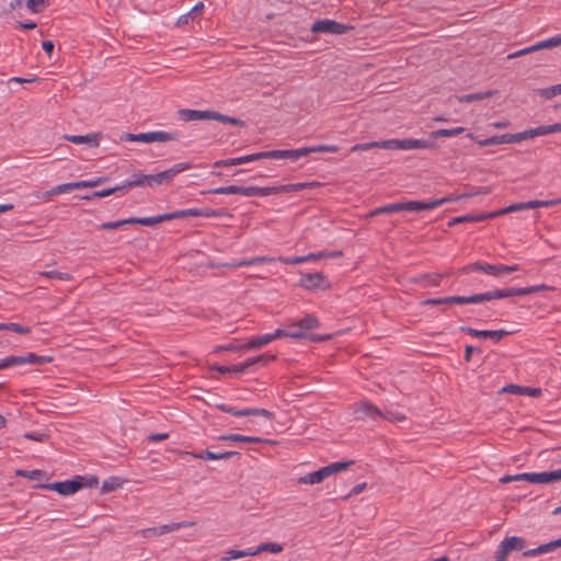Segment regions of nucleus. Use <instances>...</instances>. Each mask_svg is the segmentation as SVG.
Returning <instances> with one entry per match:
<instances>
[{"mask_svg":"<svg viewBox=\"0 0 561 561\" xmlns=\"http://www.w3.org/2000/svg\"><path fill=\"white\" fill-rule=\"evenodd\" d=\"M178 117L184 122L214 119V121H218L224 124H231V125H236V126L244 125L243 121L236 118V117L224 115L216 111H199V110L183 108V110L178 111Z\"/></svg>","mask_w":561,"mask_h":561,"instance_id":"1","label":"nucleus"},{"mask_svg":"<svg viewBox=\"0 0 561 561\" xmlns=\"http://www.w3.org/2000/svg\"><path fill=\"white\" fill-rule=\"evenodd\" d=\"M354 463L353 460L332 462L317 471L307 473L298 479L299 484H318L334 473L350 468Z\"/></svg>","mask_w":561,"mask_h":561,"instance_id":"2","label":"nucleus"},{"mask_svg":"<svg viewBox=\"0 0 561 561\" xmlns=\"http://www.w3.org/2000/svg\"><path fill=\"white\" fill-rule=\"evenodd\" d=\"M179 134L176 131L169 133L163 130H157V131H149V133H140V134H123L121 136V140L123 141H139V142H165V141H172L178 140Z\"/></svg>","mask_w":561,"mask_h":561,"instance_id":"3","label":"nucleus"},{"mask_svg":"<svg viewBox=\"0 0 561 561\" xmlns=\"http://www.w3.org/2000/svg\"><path fill=\"white\" fill-rule=\"evenodd\" d=\"M84 477L77 476L71 480L38 484L39 489H46L58 492L60 495H71L83 488Z\"/></svg>","mask_w":561,"mask_h":561,"instance_id":"4","label":"nucleus"},{"mask_svg":"<svg viewBox=\"0 0 561 561\" xmlns=\"http://www.w3.org/2000/svg\"><path fill=\"white\" fill-rule=\"evenodd\" d=\"M526 546V540L522 537H506L496 548L495 561H506L507 556L512 551H522Z\"/></svg>","mask_w":561,"mask_h":561,"instance_id":"5","label":"nucleus"},{"mask_svg":"<svg viewBox=\"0 0 561 561\" xmlns=\"http://www.w3.org/2000/svg\"><path fill=\"white\" fill-rule=\"evenodd\" d=\"M353 30V26L346 25L343 23H339L334 20H318L311 26L312 33H325V34H335L342 35L348 33Z\"/></svg>","mask_w":561,"mask_h":561,"instance_id":"6","label":"nucleus"},{"mask_svg":"<svg viewBox=\"0 0 561 561\" xmlns=\"http://www.w3.org/2000/svg\"><path fill=\"white\" fill-rule=\"evenodd\" d=\"M217 408L220 411L229 413L234 416L255 415V416H264L271 421L274 420V417H275V414L273 412H271L266 409H261V408H247V409L238 410V409L227 405V404H218Z\"/></svg>","mask_w":561,"mask_h":561,"instance_id":"7","label":"nucleus"},{"mask_svg":"<svg viewBox=\"0 0 561 561\" xmlns=\"http://www.w3.org/2000/svg\"><path fill=\"white\" fill-rule=\"evenodd\" d=\"M299 284L301 287L309 290L327 289L330 287L325 276L320 272L301 274Z\"/></svg>","mask_w":561,"mask_h":561,"instance_id":"8","label":"nucleus"},{"mask_svg":"<svg viewBox=\"0 0 561 561\" xmlns=\"http://www.w3.org/2000/svg\"><path fill=\"white\" fill-rule=\"evenodd\" d=\"M264 152L265 159H290L293 161H296L302 157H307L309 153H311L310 147L288 150H271Z\"/></svg>","mask_w":561,"mask_h":561,"instance_id":"9","label":"nucleus"},{"mask_svg":"<svg viewBox=\"0 0 561 561\" xmlns=\"http://www.w3.org/2000/svg\"><path fill=\"white\" fill-rule=\"evenodd\" d=\"M460 331L466 332L473 337L491 339L495 343L500 342L502 339H504L511 334V332L503 330V329H501V330H477V329H472L470 327H460Z\"/></svg>","mask_w":561,"mask_h":561,"instance_id":"10","label":"nucleus"},{"mask_svg":"<svg viewBox=\"0 0 561 561\" xmlns=\"http://www.w3.org/2000/svg\"><path fill=\"white\" fill-rule=\"evenodd\" d=\"M265 159V152H256L248 156L237 157V158H230L226 160H218L214 163L215 168H222V167H232V165H239L248 162H253L257 160Z\"/></svg>","mask_w":561,"mask_h":561,"instance_id":"11","label":"nucleus"},{"mask_svg":"<svg viewBox=\"0 0 561 561\" xmlns=\"http://www.w3.org/2000/svg\"><path fill=\"white\" fill-rule=\"evenodd\" d=\"M190 168H191V164H188L186 162H181V163H176V164L172 165L168 170L157 173L156 174L157 185L168 184V183L172 182V180L174 179L175 175H178L179 173H181L183 171L188 170Z\"/></svg>","mask_w":561,"mask_h":561,"instance_id":"12","label":"nucleus"},{"mask_svg":"<svg viewBox=\"0 0 561 561\" xmlns=\"http://www.w3.org/2000/svg\"><path fill=\"white\" fill-rule=\"evenodd\" d=\"M354 415L357 420H376L382 415V411L370 402H364L355 408Z\"/></svg>","mask_w":561,"mask_h":561,"instance_id":"13","label":"nucleus"},{"mask_svg":"<svg viewBox=\"0 0 561 561\" xmlns=\"http://www.w3.org/2000/svg\"><path fill=\"white\" fill-rule=\"evenodd\" d=\"M65 138L76 145H87L91 148H95L100 144L101 134H90V135H66Z\"/></svg>","mask_w":561,"mask_h":561,"instance_id":"14","label":"nucleus"},{"mask_svg":"<svg viewBox=\"0 0 561 561\" xmlns=\"http://www.w3.org/2000/svg\"><path fill=\"white\" fill-rule=\"evenodd\" d=\"M322 184L319 182H299L293 184H285L279 186H274L275 195L282 193H290V192H299L302 190H310L320 187Z\"/></svg>","mask_w":561,"mask_h":561,"instance_id":"15","label":"nucleus"},{"mask_svg":"<svg viewBox=\"0 0 561 561\" xmlns=\"http://www.w3.org/2000/svg\"><path fill=\"white\" fill-rule=\"evenodd\" d=\"M191 457L195 459H204V460H227L233 456L239 455L238 451L229 450L224 453H214L210 450H206L204 453L195 454V453H186Z\"/></svg>","mask_w":561,"mask_h":561,"instance_id":"16","label":"nucleus"},{"mask_svg":"<svg viewBox=\"0 0 561 561\" xmlns=\"http://www.w3.org/2000/svg\"><path fill=\"white\" fill-rule=\"evenodd\" d=\"M502 393H512V394H520V396H529V397H539L541 393V389L539 388H530L518 385H507L502 388Z\"/></svg>","mask_w":561,"mask_h":561,"instance_id":"17","label":"nucleus"},{"mask_svg":"<svg viewBox=\"0 0 561 561\" xmlns=\"http://www.w3.org/2000/svg\"><path fill=\"white\" fill-rule=\"evenodd\" d=\"M463 273L469 272H484L492 276H499V265L489 264L484 262H474L469 265H466L461 270Z\"/></svg>","mask_w":561,"mask_h":561,"instance_id":"18","label":"nucleus"},{"mask_svg":"<svg viewBox=\"0 0 561 561\" xmlns=\"http://www.w3.org/2000/svg\"><path fill=\"white\" fill-rule=\"evenodd\" d=\"M288 337L291 339H304L309 337L312 342H322L329 339V336L320 335V334H307L302 331V329L297 323H293L289 325L288 330Z\"/></svg>","mask_w":561,"mask_h":561,"instance_id":"19","label":"nucleus"},{"mask_svg":"<svg viewBox=\"0 0 561 561\" xmlns=\"http://www.w3.org/2000/svg\"><path fill=\"white\" fill-rule=\"evenodd\" d=\"M220 440L233 442V443H267L273 444L270 439H264L256 436H245L241 434H226L219 437Z\"/></svg>","mask_w":561,"mask_h":561,"instance_id":"20","label":"nucleus"},{"mask_svg":"<svg viewBox=\"0 0 561 561\" xmlns=\"http://www.w3.org/2000/svg\"><path fill=\"white\" fill-rule=\"evenodd\" d=\"M403 210L407 211H423V210H430L438 207V203H435L434 199L428 202H422V201H409L402 203Z\"/></svg>","mask_w":561,"mask_h":561,"instance_id":"21","label":"nucleus"},{"mask_svg":"<svg viewBox=\"0 0 561 561\" xmlns=\"http://www.w3.org/2000/svg\"><path fill=\"white\" fill-rule=\"evenodd\" d=\"M515 134H504L499 136H492L486 139L478 141L479 146L481 147H488V146H495L501 144H515Z\"/></svg>","mask_w":561,"mask_h":561,"instance_id":"22","label":"nucleus"},{"mask_svg":"<svg viewBox=\"0 0 561 561\" xmlns=\"http://www.w3.org/2000/svg\"><path fill=\"white\" fill-rule=\"evenodd\" d=\"M324 255L325 254H314V253H309L307 255H304V256H288V257H278L277 261L284 263V264H287V265H295V264H300V263H305V262H310V261H317V260H320V259H324Z\"/></svg>","mask_w":561,"mask_h":561,"instance_id":"23","label":"nucleus"},{"mask_svg":"<svg viewBox=\"0 0 561 561\" xmlns=\"http://www.w3.org/2000/svg\"><path fill=\"white\" fill-rule=\"evenodd\" d=\"M496 93H497V91L489 90L485 92L462 94V95H458L456 98H457L458 102H460V103H471V102L481 101V100L491 98Z\"/></svg>","mask_w":561,"mask_h":561,"instance_id":"24","label":"nucleus"},{"mask_svg":"<svg viewBox=\"0 0 561 561\" xmlns=\"http://www.w3.org/2000/svg\"><path fill=\"white\" fill-rule=\"evenodd\" d=\"M485 219H490V216H488V213H483V214H479V215H465V216H459V217L453 218L448 222V226L453 227L455 225L463 224V222H479V221H483Z\"/></svg>","mask_w":561,"mask_h":561,"instance_id":"25","label":"nucleus"},{"mask_svg":"<svg viewBox=\"0 0 561 561\" xmlns=\"http://www.w3.org/2000/svg\"><path fill=\"white\" fill-rule=\"evenodd\" d=\"M431 142L422 139L405 138L401 139V150H414L430 148Z\"/></svg>","mask_w":561,"mask_h":561,"instance_id":"26","label":"nucleus"},{"mask_svg":"<svg viewBox=\"0 0 561 561\" xmlns=\"http://www.w3.org/2000/svg\"><path fill=\"white\" fill-rule=\"evenodd\" d=\"M276 359L275 354L264 353L251 358H248V363H250V368L253 370L255 367H263L266 366L270 362H273Z\"/></svg>","mask_w":561,"mask_h":561,"instance_id":"27","label":"nucleus"},{"mask_svg":"<svg viewBox=\"0 0 561 561\" xmlns=\"http://www.w3.org/2000/svg\"><path fill=\"white\" fill-rule=\"evenodd\" d=\"M445 275L446 274H422V275L415 276L413 278V282L417 283V284H424L425 286H430V285L438 286L440 283V279Z\"/></svg>","mask_w":561,"mask_h":561,"instance_id":"28","label":"nucleus"},{"mask_svg":"<svg viewBox=\"0 0 561 561\" xmlns=\"http://www.w3.org/2000/svg\"><path fill=\"white\" fill-rule=\"evenodd\" d=\"M243 190H244V186L229 185V186H220V187L211 188L209 191L203 192V194H216V195L240 194V195H243Z\"/></svg>","mask_w":561,"mask_h":561,"instance_id":"29","label":"nucleus"},{"mask_svg":"<svg viewBox=\"0 0 561 561\" xmlns=\"http://www.w3.org/2000/svg\"><path fill=\"white\" fill-rule=\"evenodd\" d=\"M275 195L274 186L259 187V186H244L243 196H268Z\"/></svg>","mask_w":561,"mask_h":561,"instance_id":"30","label":"nucleus"},{"mask_svg":"<svg viewBox=\"0 0 561 561\" xmlns=\"http://www.w3.org/2000/svg\"><path fill=\"white\" fill-rule=\"evenodd\" d=\"M144 176H145V174H142L140 172L134 173L133 178L130 180H127V181L123 182L122 184H118L119 191H127L133 187L144 186L145 185Z\"/></svg>","mask_w":561,"mask_h":561,"instance_id":"31","label":"nucleus"},{"mask_svg":"<svg viewBox=\"0 0 561 561\" xmlns=\"http://www.w3.org/2000/svg\"><path fill=\"white\" fill-rule=\"evenodd\" d=\"M271 342L272 341H271L270 334L267 333V334L251 339L248 343H244V348H245V351L256 350V348L263 347L264 345H266Z\"/></svg>","mask_w":561,"mask_h":561,"instance_id":"32","label":"nucleus"},{"mask_svg":"<svg viewBox=\"0 0 561 561\" xmlns=\"http://www.w3.org/2000/svg\"><path fill=\"white\" fill-rule=\"evenodd\" d=\"M529 482L537 484H548L552 482V473L551 471L543 472H529Z\"/></svg>","mask_w":561,"mask_h":561,"instance_id":"33","label":"nucleus"},{"mask_svg":"<svg viewBox=\"0 0 561 561\" xmlns=\"http://www.w3.org/2000/svg\"><path fill=\"white\" fill-rule=\"evenodd\" d=\"M275 261H276V259L271 257V256H255L250 260H242V261L232 263L231 266L232 267H241V266H250V265H256V264L275 262Z\"/></svg>","mask_w":561,"mask_h":561,"instance_id":"34","label":"nucleus"},{"mask_svg":"<svg viewBox=\"0 0 561 561\" xmlns=\"http://www.w3.org/2000/svg\"><path fill=\"white\" fill-rule=\"evenodd\" d=\"M402 210H403L402 203H393V204H389L386 206L375 208L374 210H371L369 213L368 216L374 217V216L381 215V214H392V213L402 211Z\"/></svg>","mask_w":561,"mask_h":561,"instance_id":"35","label":"nucleus"},{"mask_svg":"<svg viewBox=\"0 0 561 561\" xmlns=\"http://www.w3.org/2000/svg\"><path fill=\"white\" fill-rule=\"evenodd\" d=\"M535 92L545 100H551L556 95L561 94V83L551 85L549 88L536 89Z\"/></svg>","mask_w":561,"mask_h":561,"instance_id":"36","label":"nucleus"},{"mask_svg":"<svg viewBox=\"0 0 561 561\" xmlns=\"http://www.w3.org/2000/svg\"><path fill=\"white\" fill-rule=\"evenodd\" d=\"M123 485V481L118 477H111L107 480H105L102 484L101 492L103 494L110 493L112 491L121 489Z\"/></svg>","mask_w":561,"mask_h":561,"instance_id":"37","label":"nucleus"},{"mask_svg":"<svg viewBox=\"0 0 561 561\" xmlns=\"http://www.w3.org/2000/svg\"><path fill=\"white\" fill-rule=\"evenodd\" d=\"M284 550L283 545L277 542H264L261 543L256 549L253 551L255 552V556L262 552H271V553H280Z\"/></svg>","mask_w":561,"mask_h":561,"instance_id":"38","label":"nucleus"},{"mask_svg":"<svg viewBox=\"0 0 561 561\" xmlns=\"http://www.w3.org/2000/svg\"><path fill=\"white\" fill-rule=\"evenodd\" d=\"M506 295H507V293H506L505 288L482 293V294H479L480 304L485 302V301H491L493 299H503V298H506Z\"/></svg>","mask_w":561,"mask_h":561,"instance_id":"39","label":"nucleus"},{"mask_svg":"<svg viewBox=\"0 0 561 561\" xmlns=\"http://www.w3.org/2000/svg\"><path fill=\"white\" fill-rule=\"evenodd\" d=\"M194 524H195L194 522H182V523L165 524V525H161V526H158V527H159L160 535L162 536L164 534H168V533H171V531H174V530H179L181 528L191 527Z\"/></svg>","mask_w":561,"mask_h":561,"instance_id":"40","label":"nucleus"},{"mask_svg":"<svg viewBox=\"0 0 561 561\" xmlns=\"http://www.w3.org/2000/svg\"><path fill=\"white\" fill-rule=\"evenodd\" d=\"M248 556H255V552L251 549L249 550H228L225 552V556L221 557V561H231L234 559H240Z\"/></svg>","mask_w":561,"mask_h":561,"instance_id":"41","label":"nucleus"},{"mask_svg":"<svg viewBox=\"0 0 561 561\" xmlns=\"http://www.w3.org/2000/svg\"><path fill=\"white\" fill-rule=\"evenodd\" d=\"M465 131L463 127H456L451 129L440 128L432 133L435 138H446L461 135Z\"/></svg>","mask_w":561,"mask_h":561,"instance_id":"42","label":"nucleus"},{"mask_svg":"<svg viewBox=\"0 0 561 561\" xmlns=\"http://www.w3.org/2000/svg\"><path fill=\"white\" fill-rule=\"evenodd\" d=\"M119 192V187L118 185L116 186H113V187H110V188H104V190H101V191H95L89 195H85L83 196L82 198L83 199H87V201H91V199H94V198H103V197H107L114 193H117Z\"/></svg>","mask_w":561,"mask_h":561,"instance_id":"43","label":"nucleus"},{"mask_svg":"<svg viewBox=\"0 0 561 561\" xmlns=\"http://www.w3.org/2000/svg\"><path fill=\"white\" fill-rule=\"evenodd\" d=\"M53 360H54L53 356L37 355L35 353L26 354V364H30V365H42V364H46V363H51Z\"/></svg>","mask_w":561,"mask_h":561,"instance_id":"44","label":"nucleus"},{"mask_svg":"<svg viewBox=\"0 0 561 561\" xmlns=\"http://www.w3.org/2000/svg\"><path fill=\"white\" fill-rule=\"evenodd\" d=\"M319 324V320L312 314L306 316L298 322V325L302 329L305 333H307L308 330L318 328Z\"/></svg>","mask_w":561,"mask_h":561,"instance_id":"45","label":"nucleus"},{"mask_svg":"<svg viewBox=\"0 0 561 561\" xmlns=\"http://www.w3.org/2000/svg\"><path fill=\"white\" fill-rule=\"evenodd\" d=\"M558 46H561V34L550 37V38H547V39L541 41L536 44L537 50L549 49V48H553V47H558Z\"/></svg>","mask_w":561,"mask_h":561,"instance_id":"46","label":"nucleus"},{"mask_svg":"<svg viewBox=\"0 0 561 561\" xmlns=\"http://www.w3.org/2000/svg\"><path fill=\"white\" fill-rule=\"evenodd\" d=\"M518 210H524L523 203L513 204V205H510L508 207L502 208L500 210L488 213V216H490V219H492V218H495V217H499L502 215H506L512 211H518Z\"/></svg>","mask_w":561,"mask_h":561,"instance_id":"47","label":"nucleus"},{"mask_svg":"<svg viewBox=\"0 0 561 561\" xmlns=\"http://www.w3.org/2000/svg\"><path fill=\"white\" fill-rule=\"evenodd\" d=\"M453 304L466 305V304H480L479 294L471 296H451Z\"/></svg>","mask_w":561,"mask_h":561,"instance_id":"48","label":"nucleus"},{"mask_svg":"<svg viewBox=\"0 0 561 561\" xmlns=\"http://www.w3.org/2000/svg\"><path fill=\"white\" fill-rule=\"evenodd\" d=\"M16 474L20 477L27 478L30 480H39L42 479L46 473L42 470L35 469V470H18Z\"/></svg>","mask_w":561,"mask_h":561,"instance_id":"49","label":"nucleus"},{"mask_svg":"<svg viewBox=\"0 0 561 561\" xmlns=\"http://www.w3.org/2000/svg\"><path fill=\"white\" fill-rule=\"evenodd\" d=\"M42 276L47 278H54L59 280H70L72 276L69 273H62L58 271H45L41 273Z\"/></svg>","mask_w":561,"mask_h":561,"instance_id":"50","label":"nucleus"},{"mask_svg":"<svg viewBox=\"0 0 561 561\" xmlns=\"http://www.w3.org/2000/svg\"><path fill=\"white\" fill-rule=\"evenodd\" d=\"M378 148L387 150H401V139H388L378 141Z\"/></svg>","mask_w":561,"mask_h":561,"instance_id":"51","label":"nucleus"},{"mask_svg":"<svg viewBox=\"0 0 561 561\" xmlns=\"http://www.w3.org/2000/svg\"><path fill=\"white\" fill-rule=\"evenodd\" d=\"M529 472L524 473H517L514 476H504L500 478L501 483H510V482H516V481H527L529 482Z\"/></svg>","mask_w":561,"mask_h":561,"instance_id":"52","label":"nucleus"},{"mask_svg":"<svg viewBox=\"0 0 561 561\" xmlns=\"http://www.w3.org/2000/svg\"><path fill=\"white\" fill-rule=\"evenodd\" d=\"M558 129H560L557 125V123L552 125H542L535 128L536 137L538 136H545L552 133H558Z\"/></svg>","mask_w":561,"mask_h":561,"instance_id":"53","label":"nucleus"},{"mask_svg":"<svg viewBox=\"0 0 561 561\" xmlns=\"http://www.w3.org/2000/svg\"><path fill=\"white\" fill-rule=\"evenodd\" d=\"M3 330H10L19 334H27L31 332V329L28 327H23L14 322L3 323Z\"/></svg>","mask_w":561,"mask_h":561,"instance_id":"54","label":"nucleus"},{"mask_svg":"<svg viewBox=\"0 0 561 561\" xmlns=\"http://www.w3.org/2000/svg\"><path fill=\"white\" fill-rule=\"evenodd\" d=\"M48 0H27L26 7L34 13L41 12L47 3Z\"/></svg>","mask_w":561,"mask_h":561,"instance_id":"55","label":"nucleus"},{"mask_svg":"<svg viewBox=\"0 0 561 561\" xmlns=\"http://www.w3.org/2000/svg\"><path fill=\"white\" fill-rule=\"evenodd\" d=\"M226 215H227V213L221 209H213V208H208V207L201 208V211H199V217H206V218L221 217V216H226Z\"/></svg>","mask_w":561,"mask_h":561,"instance_id":"56","label":"nucleus"},{"mask_svg":"<svg viewBox=\"0 0 561 561\" xmlns=\"http://www.w3.org/2000/svg\"><path fill=\"white\" fill-rule=\"evenodd\" d=\"M380 417L393 422H401L405 420V415L397 411L382 412V415H380Z\"/></svg>","mask_w":561,"mask_h":561,"instance_id":"57","label":"nucleus"},{"mask_svg":"<svg viewBox=\"0 0 561 561\" xmlns=\"http://www.w3.org/2000/svg\"><path fill=\"white\" fill-rule=\"evenodd\" d=\"M216 352H243L245 351L244 344H227V345H219L215 350Z\"/></svg>","mask_w":561,"mask_h":561,"instance_id":"58","label":"nucleus"},{"mask_svg":"<svg viewBox=\"0 0 561 561\" xmlns=\"http://www.w3.org/2000/svg\"><path fill=\"white\" fill-rule=\"evenodd\" d=\"M524 209H534L539 207H550L552 206V203L549 201H529L526 203H523Z\"/></svg>","mask_w":561,"mask_h":561,"instance_id":"59","label":"nucleus"},{"mask_svg":"<svg viewBox=\"0 0 561 561\" xmlns=\"http://www.w3.org/2000/svg\"><path fill=\"white\" fill-rule=\"evenodd\" d=\"M339 147L334 145H319L310 147V152H337Z\"/></svg>","mask_w":561,"mask_h":561,"instance_id":"60","label":"nucleus"},{"mask_svg":"<svg viewBox=\"0 0 561 561\" xmlns=\"http://www.w3.org/2000/svg\"><path fill=\"white\" fill-rule=\"evenodd\" d=\"M536 137L535 128L524 130L522 133L515 134L516 142H520L526 139H531Z\"/></svg>","mask_w":561,"mask_h":561,"instance_id":"61","label":"nucleus"},{"mask_svg":"<svg viewBox=\"0 0 561 561\" xmlns=\"http://www.w3.org/2000/svg\"><path fill=\"white\" fill-rule=\"evenodd\" d=\"M230 369H231V373H234V374H243V373L251 370L250 363H248V360H245L241 364L232 365V366H230Z\"/></svg>","mask_w":561,"mask_h":561,"instance_id":"62","label":"nucleus"},{"mask_svg":"<svg viewBox=\"0 0 561 561\" xmlns=\"http://www.w3.org/2000/svg\"><path fill=\"white\" fill-rule=\"evenodd\" d=\"M157 219H158V224H161V222H164V221H169V220H173V219H180L179 210L172 211V213H165V214H162V215H158Z\"/></svg>","mask_w":561,"mask_h":561,"instance_id":"63","label":"nucleus"},{"mask_svg":"<svg viewBox=\"0 0 561 561\" xmlns=\"http://www.w3.org/2000/svg\"><path fill=\"white\" fill-rule=\"evenodd\" d=\"M201 208H187L179 210L180 219L186 217H199Z\"/></svg>","mask_w":561,"mask_h":561,"instance_id":"64","label":"nucleus"}]
</instances>
